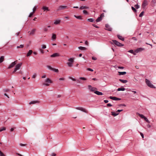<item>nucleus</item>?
Masks as SVG:
<instances>
[{"instance_id":"obj_4","label":"nucleus","mask_w":156,"mask_h":156,"mask_svg":"<svg viewBox=\"0 0 156 156\" xmlns=\"http://www.w3.org/2000/svg\"><path fill=\"white\" fill-rule=\"evenodd\" d=\"M67 8V7L66 6L60 5L57 9V11H60L64 10Z\"/></svg>"},{"instance_id":"obj_24","label":"nucleus","mask_w":156,"mask_h":156,"mask_svg":"<svg viewBox=\"0 0 156 156\" xmlns=\"http://www.w3.org/2000/svg\"><path fill=\"white\" fill-rule=\"evenodd\" d=\"M119 81H120L121 83H125L128 82V81L126 80H124L121 79H120L119 80Z\"/></svg>"},{"instance_id":"obj_5","label":"nucleus","mask_w":156,"mask_h":156,"mask_svg":"<svg viewBox=\"0 0 156 156\" xmlns=\"http://www.w3.org/2000/svg\"><path fill=\"white\" fill-rule=\"evenodd\" d=\"M17 60L15 61L14 62H12L8 66V69H9L11 68H13L14 66L17 64Z\"/></svg>"},{"instance_id":"obj_2","label":"nucleus","mask_w":156,"mask_h":156,"mask_svg":"<svg viewBox=\"0 0 156 156\" xmlns=\"http://www.w3.org/2000/svg\"><path fill=\"white\" fill-rule=\"evenodd\" d=\"M22 65V62H20L16 65L14 70L12 72V73L13 74L15 73L17 70H19Z\"/></svg>"},{"instance_id":"obj_35","label":"nucleus","mask_w":156,"mask_h":156,"mask_svg":"<svg viewBox=\"0 0 156 156\" xmlns=\"http://www.w3.org/2000/svg\"><path fill=\"white\" fill-rule=\"evenodd\" d=\"M94 20L93 18H90L87 19V21L90 22H93Z\"/></svg>"},{"instance_id":"obj_3","label":"nucleus","mask_w":156,"mask_h":156,"mask_svg":"<svg viewBox=\"0 0 156 156\" xmlns=\"http://www.w3.org/2000/svg\"><path fill=\"white\" fill-rule=\"evenodd\" d=\"M145 80L146 83L148 86L150 87V88H155V87H154V86L151 83L149 80L146 79Z\"/></svg>"},{"instance_id":"obj_40","label":"nucleus","mask_w":156,"mask_h":156,"mask_svg":"<svg viewBox=\"0 0 156 156\" xmlns=\"http://www.w3.org/2000/svg\"><path fill=\"white\" fill-rule=\"evenodd\" d=\"M83 13L86 15H88V12L86 10H83Z\"/></svg>"},{"instance_id":"obj_64","label":"nucleus","mask_w":156,"mask_h":156,"mask_svg":"<svg viewBox=\"0 0 156 156\" xmlns=\"http://www.w3.org/2000/svg\"><path fill=\"white\" fill-rule=\"evenodd\" d=\"M56 155V154L55 153H52L51 154V156H55Z\"/></svg>"},{"instance_id":"obj_62","label":"nucleus","mask_w":156,"mask_h":156,"mask_svg":"<svg viewBox=\"0 0 156 156\" xmlns=\"http://www.w3.org/2000/svg\"><path fill=\"white\" fill-rule=\"evenodd\" d=\"M147 126L148 128H150L151 127V126L149 124H148L147 125Z\"/></svg>"},{"instance_id":"obj_8","label":"nucleus","mask_w":156,"mask_h":156,"mask_svg":"<svg viewBox=\"0 0 156 156\" xmlns=\"http://www.w3.org/2000/svg\"><path fill=\"white\" fill-rule=\"evenodd\" d=\"M144 50V48H137L135 50L136 53H138Z\"/></svg>"},{"instance_id":"obj_63","label":"nucleus","mask_w":156,"mask_h":156,"mask_svg":"<svg viewBox=\"0 0 156 156\" xmlns=\"http://www.w3.org/2000/svg\"><path fill=\"white\" fill-rule=\"evenodd\" d=\"M43 30L45 32H47L48 30V29L47 28H44Z\"/></svg>"},{"instance_id":"obj_11","label":"nucleus","mask_w":156,"mask_h":156,"mask_svg":"<svg viewBox=\"0 0 156 156\" xmlns=\"http://www.w3.org/2000/svg\"><path fill=\"white\" fill-rule=\"evenodd\" d=\"M148 4V3L147 0H144V1L142 6L143 8H144Z\"/></svg>"},{"instance_id":"obj_56","label":"nucleus","mask_w":156,"mask_h":156,"mask_svg":"<svg viewBox=\"0 0 156 156\" xmlns=\"http://www.w3.org/2000/svg\"><path fill=\"white\" fill-rule=\"evenodd\" d=\"M36 7H34L33 9V12L34 13V11L36 10Z\"/></svg>"},{"instance_id":"obj_61","label":"nucleus","mask_w":156,"mask_h":156,"mask_svg":"<svg viewBox=\"0 0 156 156\" xmlns=\"http://www.w3.org/2000/svg\"><path fill=\"white\" fill-rule=\"evenodd\" d=\"M104 101L105 103H107L108 102V100H104Z\"/></svg>"},{"instance_id":"obj_60","label":"nucleus","mask_w":156,"mask_h":156,"mask_svg":"<svg viewBox=\"0 0 156 156\" xmlns=\"http://www.w3.org/2000/svg\"><path fill=\"white\" fill-rule=\"evenodd\" d=\"M20 146H25V144H22V143H20Z\"/></svg>"},{"instance_id":"obj_50","label":"nucleus","mask_w":156,"mask_h":156,"mask_svg":"<svg viewBox=\"0 0 156 156\" xmlns=\"http://www.w3.org/2000/svg\"><path fill=\"white\" fill-rule=\"evenodd\" d=\"M87 70L88 71H91V72H93V69H92L90 68H88L87 69Z\"/></svg>"},{"instance_id":"obj_31","label":"nucleus","mask_w":156,"mask_h":156,"mask_svg":"<svg viewBox=\"0 0 156 156\" xmlns=\"http://www.w3.org/2000/svg\"><path fill=\"white\" fill-rule=\"evenodd\" d=\"M74 16L77 19L80 20L82 19V16H77L76 15H74Z\"/></svg>"},{"instance_id":"obj_44","label":"nucleus","mask_w":156,"mask_h":156,"mask_svg":"<svg viewBox=\"0 0 156 156\" xmlns=\"http://www.w3.org/2000/svg\"><path fill=\"white\" fill-rule=\"evenodd\" d=\"M52 70L55 72H58V69H56L54 68H53Z\"/></svg>"},{"instance_id":"obj_14","label":"nucleus","mask_w":156,"mask_h":156,"mask_svg":"<svg viewBox=\"0 0 156 156\" xmlns=\"http://www.w3.org/2000/svg\"><path fill=\"white\" fill-rule=\"evenodd\" d=\"M40 101L38 100L32 101L29 103V105L34 104L37 103H39Z\"/></svg>"},{"instance_id":"obj_33","label":"nucleus","mask_w":156,"mask_h":156,"mask_svg":"<svg viewBox=\"0 0 156 156\" xmlns=\"http://www.w3.org/2000/svg\"><path fill=\"white\" fill-rule=\"evenodd\" d=\"M56 38V35L55 34H53L52 36V39L53 40H55Z\"/></svg>"},{"instance_id":"obj_39","label":"nucleus","mask_w":156,"mask_h":156,"mask_svg":"<svg viewBox=\"0 0 156 156\" xmlns=\"http://www.w3.org/2000/svg\"><path fill=\"white\" fill-rule=\"evenodd\" d=\"M134 7L135 8H136V9H138L139 8L140 6L139 5L137 4H136V5H134Z\"/></svg>"},{"instance_id":"obj_9","label":"nucleus","mask_w":156,"mask_h":156,"mask_svg":"<svg viewBox=\"0 0 156 156\" xmlns=\"http://www.w3.org/2000/svg\"><path fill=\"white\" fill-rule=\"evenodd\" d=\"M105 27L106 28L105 30H107L109 31H111L112 30V28L110 27L109 25L108 24H106L105 25Z\"/></svg>"},{"instance_id":"obj_7","label":"nucleus","mask_w":156,"mask_h":156,"mask_svg":"<svg viewBox=\"0 0 156 156\" xmlns=\"http://www.w3.org/2000/svg\"><path fill=\"white\" fill-rule=\"evenodd\" d=\"M88 89L91 91H95V90L97 89L94 87H92L91 86L89 85L88 86Z\"/></svg>"},{"instance_id":"obj_21","label":"nucleus","mask_w":156,"mask_h":156,"mask_svg":"<svg viewBox=\"0 0 156 156\" xmlns=\"http://www.w3.org/2000/svg\"><path fill=\"white\" fill-rule=\"evenodd\" d=\"M32 52H33V51H32V50H30L27 53V57L29 56L32 53Z\"/></svg>"},{"instance_id":"obj_45","label":"nucleus","mask_w":156,"mask_h":156,"mask_svg":"<svg viewBox=\"0 0 156 156\" xmlns=\"http://www.w3.org/2000/svg\"><path fill=\"white\" fill-rule=\"evenodd\" d=\"M47 67L48 69H49L52 70L53 68L51 67L50 66H47Z\"/></svg>"},{"instance_id":"obj_59","label":"nucleus","mask_w":156,"mask_h":156,"mask_svg":"<svg viewBox=\"0 0 156 156\" xmlns=\"http://www.w3.org/2000/svg\"><path fill=\"white\" fill-rule=\"evenodd\" d=\"M92 58L93 60H96L97 59V58L96 57H92Z\"/></svg>"},{"instance_id":"obj_19","label":"nucleus","mask_w":156,"mask_h":156,"mask_svg":"<svg viewBox=\"0 0 156 156\" xmlns=\"http://www.w3.org/2000/svg\"><path fill=\"white\" fill-rule=\"evenodd\" d=\"M45 82L49 83H52V81L49 78H47L45 80Z\"/></svg>"},{"instance_id":"obj_30","label":"nucleus","mask_w":156,"mask_h":156,"mask_svg":"<svg viewBox=\"0 0 156 156\" xmlns=\"http://www.w3.org/2000/svg\"><path fill=\"white\" fill-rule=\"evenodd\" d=\"M142 119H144V118L145 117L144 115L142 114H140L139 113H137V114Z\"/></svg>"},{"instance_id":"obj_52","label":"nucleus","mask_w":156,"mask_h":156,"mask_svg":"<svg viewBox=\"0 0 156 156\" xmlns=\"http://www.w3.org/2000/svg\"><path fill=\"white\" fill-rule=\"evenodd\" d=\"M69 78L73 81H76V79L73 78L71 77H69Z\"/></svg>"},{"instance_id":"obj_47","label":"nucleus","mask_w":156,"mask_h":156,"mask_svg":"<svg viewBox=\"0 0 156 156\" xmlns=\"http://www.w3.org/2000/svg\"><path fill=\"white\" fill-rule=\"evenodd\" d=\"M80 79L84 80H87V79L86 78L83 77H80Z\"/></svg>"},{"instance_id":"obj_37","label":"nucleus","mask_w":156,"mask_h":156,"mask_svg":"<svg viewBox=\"0 0 156 156\" xmlns=\"http://www.w3.org/2000/svg\"><path fill=\"white\" fill-rule=\"evenodd\" d=\"M131 9H132V10L134 12H136L137 10L134 7H133L132 6L131 7Z\"/></svg>"},{"instance_id":"obj_28","label":"nucleus","mask_w":156,"mask_h":156,"mask_svg":"<svg viewBox=\"0 0 156 156\" xmlns=\"http://www.w3.org/2000/svg\"><path fill=\"white\" fill-rule=\"evenodd\" d=\"M102 20V19L101 18V17H98L97 19L96 20V21L97 22H100Z\"/></svg>"},{"instance_id":"obj_55","label":"nucleus","mask_w":156,"mask_h":156,"mask_svg":"<svg viewBox=\"0 0 156 156\" xmlns=\"http://www.w3.org/2000/svg\"><path fill=\"white\" fill-rule=\"evenodd\" d=\"M93 26L96 28H99V27L96 25L95 24H93L92 25Z\"/></svg>"},{"instance_id":"obj_6","label":"nucleus","mask_w":156,"mask_h":156,"mask_svg":"<svg viewBox=\"0 0 156 156\" xmlns=\"http://www.w3.org/2000/svg\"><path fill=\"white\" fill-rule=\"evenodd\" d=\"M76 108L77 110H80L83 112H85L86 113H87L88 112L87 111L86 109L82 107H76Z\"/></svg>"},{"instance_id":"obj_20","label":"nucleus","mask_w":156,"mask_h":156,"mask_svg":"<svg viewBox=\"0 0 156 156\" xmlns=\"http://www.w3.org/2000/svg\"><path fill=\"white\" fill-rule=\"evenodd\" d=\"M128 52L133 54L134 55H136V52L135 51L134 52L133 50L132 49H131L128 51Z\"/></svg>"},{"instance_id":"obj_48","label":"nucleus","mask_w":156,"mask_h":156,"mask_svg":"<svg viewBox=\"0 0 156 156\" xmlns=\"http://www.w3.org/2000/svg\"><path fill=\"white\" fill-rule=\"evenodd\" d=\"M104 16V13H102L100 15V17H101V18L102 19V18Z\"/></svg>"},{"instance_id":"obj_57","label":"nucleus","mask_w":156,"mask_h":156,"mask_svg":"<svg viewBox=\"0 0 156 156\" xmlns=\"http://www.w3.org/2000/svg\"><path fill=\"white\" fill-rule=\"evenodd\" d=\"M107 105V106L108 107H111L112 106V105L110 103H108Z\"/></svg>"},{"instance_id":"obj_12","label":"nucleus","mask_w":156,"mask_h":156,"mask_svg":"<svg viewBox=\"0 0 156 156\" xmlns=\"http://www.w3.org/2000/svg\"><path fill=\"white\" fill-rule=\"evenodd\" d=\"M60 56L59 54L57 53H54L53 54L51 55L50 57H58Z\"/></svg>"},{"instance_id":"obj_36","label":"nucleus","mask_w":156,"mask_h":156,"mask_svg":"<svg viewBox=\"0 0 156 156\" xmlns=\"http://www.w3.org/2000/svg\"><path fill=\"white\" fill-rule=\"evenodd\" d=\"M143 119H144V120L147 122L148 123H150V122L149 121V120L146 117H145Z\"/></svg>"},{"instance_id":"obj_58","label":"nucleus","mask_w":156,"mask_h":156,"mask_svg":"<svg viewBox=\"0 0 156 156\" xmlns=\"http://www.w3.org/2000/svg\"><path fill=\"white\" fill-rule=\"evenodd\" d=\"M85 44L87 45H88L89 43L88 41H85Z\"/></svg>"},{"instance_id":"obj_27","label":"nucleus","mask_w":156,"mask_h":156,"mask_svg":"<svg viewBox=\"0 0 156 156\" xmlns=\"http://www.w3.org/2000/svg\"><path fill=\"white\" fill-rule=\"evenodd\" d=\"M125 90V88H123V87L119 88L117 89L118 91H124Z\"/></svg>"},{"instance_id":"obj_18","label":"nucleus","mask_w":156,"mask_h":156,"mask_svg":"<svg viewBox=\"0 0 156 156\" xmlns=\"http://www.w3.org/2000/svg\"><path fill=\"white\" fill-rule=\"evenodd\" d=\"M89 8L87 6H81L80 8V9H89Z\"/></svg>"},{"instance_id":"obj_54","label":"nucleus","mask_w":156,"mask_h":156,"mask_svg":"<svg viewBox=\"0 0 156 156\" xmlns=\"http://www.w3.org/2000/svg\"><path fill=\"white\" fill-rule=\"evenodd\" d=\"M43 85H45L46 86H48L49 85V84L48 83H43Z\"/></svg>"},{"instance_id":"obj_25","label":"nucleus","mask_w":156,"mask_h":156,"mask_svg":"<svg viewBox=\"0 0 156 156\" xmlns=\"http://www.w3.org/2000/svg\"><path fill=\"white\" fill-rule=\"evenodd\" d=\"M60 20H56L54 22V24L55 25H57L60 23Z\"/></svg>"},{"instance_id":"obj_41","label":"nucleus","mask_w":156,"mask_h":156,"mask_svg":"<svg viewBox=\"0 0 156 156\" xmlns=\"http://www.w3.org/2000/svg\"><path fill=\"white\" fill-rule=\"evenodd\" d=\"M68 61L72 63L74 61L73 58H70L68 59Z\"/></svg>"},{"instance_id":"obj_51","label":"nucleus","mask_w":156,"mask_h":156,"mask_svg":"<svg viewBox=\"0 0 156 156\" xmlns=\"http://www.w3.org/2000/svg\"><path fill=\"white\" fill-rule=\"evenodd\" d=\"M46 48V46L45 45H42V48L43 49H45Z\"/></svg>"},{"instance_id":"obj_26","label":"nucleus","mask_w":156,"mask_h":156,"mask_svg":"<svg viewBox=\"0 0 156 156\" xmlns=\"http://www.w3.org/2000/svg\"><path fill=\"white\" fill-rule=\"evenodd\" d=\"M4 56H1L0 58V63L2 62L4 60Z\"/></svg>"},{"instance_id":"obj_29","label":"nucleus","mask_w":156,"mask_h":156,"mask_svg":"<svg viewBox=\"0 0 156 156\" xmlns=\"http://www.w3.org/2000/svg\"><path fill=\"white\" fill-rule=\"evenodd\" d=\"M78 48L81 50H85L86 48L85 47H83L82 46H80L78 47Z\"/></svg>"},{"instance_id":"obj_16","label":"nucleus","mask_w":156,"mask_h":156,"mask_svg":"<svg viewBox=\"0 0 156 156\" xmlns=\"http://www.w3.org/2000/svg\"><path fill=\"white\" fill-rule=\"evenodd\" d=\"M117 36L118 38L120 40L124 41V38L122 36L120 35H117Z\"/></svg>"},{"instance_id":"obj_15","label":"nucleus","mask_w":156,"mask_h":156,"mask_svg":"<svg viewBox=\"0 0 156 156\" xmlns=\"http://www.w3.org/2000/svg\"><path fill=\"white\" fill-rule=\"evenodd\" d=\"M94 93L98 95H102L103 94L101 92H99L97 90H96L94 92Z\"/></svg>"},{"instance_id":"obj_42","label":"nucleus","mask_w":156,"mask_h":156,"mask_svg":"<svg viewBox=\"0 0 156 156\" xmlns=\"http://www.w3.org/2000/svg\"><path fill=\"white\" fill-rule=\"evenodd\" d=\"M24 47L23 44H21L19 46H17V48H23Z\"/></svg>"},{"instance_id":"obj_23","label":"nucleus","mask_w":156,"mask_h":156,"mask_svg":"<svg viewBox=\"0 0 156 156\" xmlns=\"http://www.w3.org/2000/svg\"><path fill=\"white\" fill-rule=\"evenodd\" d=\"M42 9L44 11L47 10V11H49L50 10L48 9V7H47L45 6L43 7Z\"/></svg>"},{"instance_id":"obj_32","label":"nucleus","mask_w":156,"mask_h":156,"mask_svg":"<svg viewBox=\"0 0 156 156\" xmlns=\"http://www.w3.org/2000/svg\"><path fill=\"white\" fill-rule=\"evenodd\" d=\"M67 64L68 66L69 67H71L73 66V64L72 63L70 62H68L67 63Z\"/></svg>"},{"instance_id":"obj_46","label":"nucleus","mask_w":156,"mask_h":156,"mask_svg":"<svg viewBox=\"0 0 156 156\" xmlns=\"http://www.w3.org/2000/svg\"><path fill=\"white\" fill-rule=\"evenodd\" d=\"M0 156H5V155L0 151Z\"/></svg>"},{"instance_id":"obj_38","label":"nucleus","mask_w":156,"mask_h":156,"mask_svg":"<svg viewBox=\"0 0 156 156\" xmlns=\"http://www.w3.org/2000/svg\"><path fill=\"white\" fill-rule=\"evenodd\" d=\"M144 11L142 12H141V13L139 14V17H141L142 16L144 15Z\"/></svg>"},{"instance_id":"obj_34","label":"nucleus","mask_w":156,"mask_h":156,"mask_svg":"<svg viewBox=\"0 0 156 156\" xmlns=\"http://www.w3.org/2000/svg\"><path fill=\"white\" fill-rule=\"evenodd\" d=\"M6 130V128L5 127H2L0 128V132H2L4 130Z\"/></svg>"},{"instance_id":"obj_1","label":"nucleus","mask_w":156,"mask_h":156,"mask_svg":"<svg viewBox=\"0 0 156 156\" xmlns=\"http://www.w3.org/2000/svg\"><path fill=\"white\" fill-rule=\"evenodd\" d=\"M112 41H110V42L111 44H114L118 47H122L124 46V44L118 42L116 40H113Z\"/></svg>"},{"instance_id":"obj_13","label":"nucleus","mask_w":156,"mask_h":156,"mask_svg":"<svg viewBox=\"0 0 156 156\" xmlns=\"http://www.w3.org/2000/svg\"><path fill=\"white\" fill-rule=\"evenodd\" d=\"M35 31L36 29H33L31 31H28V33H29L30 35H33L34 34Z\"/></svg>"},{"instance_id":"obj_49","label":"nucleus","mask_w":156,"mask_h":156,"mask_svg":"<svg viewBox=\"0 0 156 156\" xmlns=\"http://www.w3.org/2000/svg\"><path fill=\"white\" fill-rule=\"evenodd\" d=\"M36 76V74L35 73H34L33 75L32 76V78H35Z\"/></svg>"},{"instance_id":"obj_10","label":"nucleus","mask_w":156,"mask_h":156,"mask_svg":"<svg viewBox=\"0 0 156 156\" xmlns=\"http://www.w3.org/2000/svg\"><path fill=\"white\" fill-rule=\"evenodd\" d=\"M109 98L112 100L115 101H119L121 100V98L115 97L110 96Z\"/></svg>"},{"instance_id":"obj_43","label":"nucleus","mask_w":156,"mask_h":156,"mask_svg":"<svg viewBox=\"0 0 156 156\" xmlns=\"http://www.w3.org/2000/svg\"><path fill=\"white\" fill-rule=\"evenodd\" d=\"M3 91L4 92H7L9 91V90L8 89H4L3 90Z\"/></svg>"},{"instance_id":"obj_22","label":"nucleus","mask_w":156,"mask_h":156,"mask_svg":"<svg viewBox=\"0 0 156 156\" xmlns=\"http://www.w3.org/2000/svg\"><path fill=\"white\" fill-rule=\"evenodd\" d=\"M118 73L119 75H123L126 74V72H119Z\"/></svg>"},{"instance_id":"obj_53","label":"nucleus","mask_w":156,"mask_h":156,"mask_svg":"<svg viewBox=\"0 0 156 156\" xmlns=\"http://www.w3.org/2000/svg\"><path fill=\"white\" fill-rule=\"evenodd\" d=\"M34 13L33 12H31L29 16V17H30L33 15Z\"/></svg>"},{"instance_id":"obj_17","label":"nucleus","mask_w":156,"mask_h":156,"mask_svg":"<svg viewBox=\"0 0 156 156\" xmlns=\"http://www.w3.org/2000/svg\"><path fill=\"white\" fill-rule=\"evenodd\" d=\"M119 114V113L118 112L115 113L114 112H111V115L114 116H115L118 115Z\"/></svg>"}]
</instances>
